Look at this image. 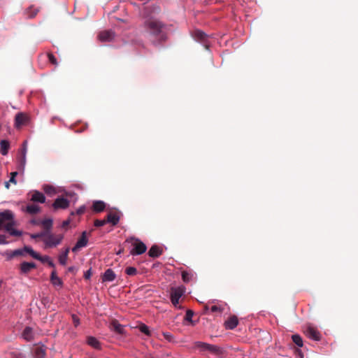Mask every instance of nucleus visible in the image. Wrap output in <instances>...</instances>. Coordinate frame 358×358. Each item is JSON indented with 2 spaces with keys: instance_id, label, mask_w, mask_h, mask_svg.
Listing matches in <instances>:
<instances>
[{
  "instance_id": "nucleus-29",
  "label": "nucleus",
  "mask_w": 358,
  "mask_h": 358,
  "mask_svg": "<svg viewBox=\"0 0 358 358\" xmlns=\"http://www.w3.org/2000/svg\"><path fill=\"white\" fill-rule=\"evenodd\" d=\"M69 248H66L64 252L59 256V262L62 265H66L68 259Z\"/></svg>"
},
{
  "instance_id": "nucleus-54",
  "label": "nucleus",
  "mask_w": 358,
  "mask_h": 358,
  "mask_svg": "<svg viewBox=\"0 0 358 358\" xmlns=\"http://www.w3.org/2000/svg\"><path fill=\"white\" fill-rule=\"evenodd\" d=\"M47 264H48L49 266H50L52 268L55 267V264L51 259L48 262Z\"/></svg>"
},
{
  "instance_id": "nucleus-40",
  "label": "nucleus",
  "mask_w": 358,
  "mask_h": 358,
  "mask_svg": "<svg viewBox=\"0 0 358 358\" xmlns=\"http://www.w3.org/2000/svg\"><path fill=\"white\" fill-rule=\"evenodd\" d=\"M18 173L17 171H14L10 173V178L9 180V182H11V183L16 185L17 180L15 179V177L17 176Z\"/></svg>"
},
{
  "instance_id": "nucleus-8",
  "label": "nucleus",
  "mask_w": 358,
  "mask_h": 358,
  "mask_svg": "<svg viewBox=\"0 0 358 358\" xmlns=\"http://www.w3.org/2000/svg\"><path fill=\"white\" fill-rule=\"evenodd\" d=\"M120 211L110 212L106 215V220L107 223H110L113 226L117 225L120 219Z\"/></svg>"
},
{
  "instance_id": "nucleus-52",
  "label": "nucleus",
  "mask_w": 358,
  "mask_h": 358,
  "mask_svg": "<svg viewBox=\"0 0 358 358\" xmlns=\"http://www.w3.org/2000/svg\"><path fill=\"white\" fill-rule=\"evenodd\" d=\"M26 153H27V142H26V141H24V142L23 143V148H22V154H21V155H26Z\"/></svg>"
},
{
  "instance_id": "nucleus-21",
  "label": "nucleus",
  "mask_w": 358,
  "mask_h": 358,
  "mask_svg": "<svg viewBox=\"0 0 358 358\" xmlns=\"http://www.w3.org/2000/svg\"><path fill=\"white\" fill-rule=\"evenodd\" d=\"M106 208V203L103 201H94L92 209L94 213L103 212Z\"/></svg>"
},
{
  "instance_id": "nucleus-26",
  "label": "nucleus",
  "mask_w": 358,
  "mask_h": 358,
  "mask_svg": "<svg viewBox=\"0 0 358 358\" xmlns=\"http://www.w3.org/2000/svg\"><path fill=\"white\" fill-rule=\"evenodd\" d=\"M103 281H113L115 279V273L110 268L107 269L102 277Z\"/></svg>"
},
{
  "instance_id": "nucleus-4",
  "label": "nucleus",
  "mask_w": 358,
  "mask_h": 358,
  "mask_svg": "<svg viewBox=\"0 0 358 358\" xmlns=\"http://www.w3.org/2000/svg\"><path fill=\"white\" fill-rule=\"evenodd\" d=\"M14 220V214L10 210H6L3 212L0 213V229L1 227H4L6 229V226L10 222H13Z\"/></svg>"
},
{
  "instance_id": "nucleus-31",
  "label": "nucleus",
  "mask_w": 358,
  "mask_h": 358,
  "mask_svg": "<svg viewBox=\"0 0 358 358\" xmlns=\"http://www.w3.org/2000/svg\"><path fill=\"white\" fill-rule=\"evenodd\" d=\"M227 304L224 303V306H216V305H213L211 306L209 309L210 310L211 313H222V312L224 310V306H226ZM206 309H208V306H206Z\"/></svg>"
},
{
  "instance_id": "nucleus-19",
  "label": "nucleus",
  "mask_w": 358,
  "mask_h": 358,
  "mask_svg": "<svg viewBox=\"0 0 358 358\" xmlns=\"http://www.w3.org/2000/svg\"><path fill=\"white\" fill-rule=\"evenodd\" d=\"M15 224V220H13L12 222H10L8 223L6 226V231H8L11 236H20L22 235V232L13 228Z\"/></svg>"
},
{
  "instance_id": "nucleus-27",
  "label": "nucleus",
  "mask_w": 358,
  "mask_h": 358,
  "mask_svg": "<svg viewBox=\"0 0 358 358\" xmlns=\"http://www.w3.org/2000/svg\"><path fill=\"white\" fill-rule=\"evenodd\" d=\"M38 11L39 10L38 8H35L34 6H31L25 10V14L29 18H34Z\"/></svg>"
},
{
  "instance_id": "nucleus-12",
  "label": "nucleus",
  "mask_w": 358,
  "mask_h": 358,
  "mask_svg": "<svg viewBox=\"0 0 358 358\" xmlns=\"http://www.w3.org/2000/svg\"><path fill=\"white\" fill-rule=\"evenodd\" d=\"M238 324V320L236 315H231L225 322L224 327L227 329L232 330Z\"/></svg>"
},
{
  "instance_id": "nucleus-9",
  "label": "nucleus",
  "mask_w": 358,
  "mask_h": 358,
  "mask_svg": "<svg viewBox=\"0 0 358 358\" xmlns=\"http://www.w3.org/2000/svg\"><path fill=\"white\" fill-rule=\"evenodd\" d=\"M28 120V117L24 113H19L15 117V127L16 128H20L22 126L26 124Z\"/></svg>"
},
{
  "instance_id": "nucleus-36",
  "label": "nucleus",
  "mask_w": 358,
  "mask_h": 358,
  "mask_svg": "<svg viewBox=\"0 0 358 358\" xmlns=\"http://www.w3.org/2000/svg\"><path fill=\"white\" fill-rule=\"evenodd\" d=\"M19 164H19L20 169L22 170H24L25 164H26V155H21V157L19 159Z\"/></svg>"
},
{
  "instance_id": "nucleus-49",
  "label": "nucleus",
  "mask_w": 358,
  "mask_h": 358,
  "mask_svg": "<svg viewBox=\"0 0 358 358\" xmlns=\"http://www.w3.org/2000/svg\"><path fill=\"white\" fill-rule=\"evenodd\" d=\"M11 357L12 358H23V356L20 352H11Z\"/></svg>"
},
{
  "instance_id": "nucleus-32",
  "label": "nucleus",
  "mask_w": 358,
  "mask_h": 358,
  "mask_svg": "<svg viewBox=\"0 0 358 358\" xmlns=\"http://www.w3.org/2000/svg\"><path fill=\"white\" fill-rule=\"evenodd\" d=\"M292 341L298 346V347H302L303 346V339L301 336L299 334H294L292 336Z\"/></svg>"
},
{
  "instance_id": "nucleus-33",
  "label": "nucleus",
  "mask_w": 358,
  "mask_h": 358,
  "mask_svg": "<svg viewBox=\"0 0 358 358\" xmlns=\"http://www.w3.org/2000/svg\"><path fill=\"white\" fill-rule=\"evenodd\" d=\"M25 253L29 254L33 258L38 259L40 257V255L36 252L31 247L24 246Z\"/></svg>"
},
{
  "instance_id": "nucleus-43",
  "label": "nucleus",
  "mask_w": 358,
  "mask_h": 358,
  "mask_svg": "<svg viewBox=\"0 0 358 358\" xmlns=\"http://www.w3.org/2000/svg\"><path fill=\"white\" fill-rule=\"evenodd\" d=\"M193 315H194V312L192 310H187L186 312V315H185V320L187 321L191 322Z\"/></svg>"
},
{
  "instance_id": "nucleus-51",
  "label": "nucleus",
  "mask_w": 358,
  "mask_h": 358,
  "mask_svg": "<svg viewBox=\"0 0 358 358\" xmlns=\"http://www.w3.org/2000/svg\"><path fill=\"white\" fill-rule=\"evenodd\" d=\"M92 275V269H88L84 274V278L87 280L90 279Z\"/></svg>"
},
{
  "instance_id": "nucleus-56",
  "label": "nucleus",
  "mask_w": 358,
  "mask_h": 358,
  "mask_svg": "<svg viewBox=\"0 0 358 358\" xmlns=\"http://www.w3.org/2000/svg\"><path fill=\"white\" fill-rule=\"evenodd\" d=\"M75 270H76V268L73 267V266H71V267L69 268V272L73 273Z\"/></svg>"
},
{
  "instance_id": "nucleus-42",
  "label": "nucleus",
  "mask_w": 358,
  "mask_h": 358,
  "mask_svg": "<svg viewBox=\"0 0 358 358\" xmlns=\"http://www.w3.org/2000/svg\"><path fill=\"white\" fill-rule=\"evenodd\" d=\"M46 234H47V232L42 231L41 233L31 234V238H38L43 237L45 238V236H46Z\"/></svg>"
},
{
  "instance_id": "nucleus-57",
  "label": "nucleus",
  "mask_w": 358,
  "mask_h": 358,
  "mask_svg": "<svg viewBox=\"0 0 358 358\" xmlns=\"http://www.w3.org/2000/svg\"><path fill=\"white\" fill-rule=\"evenodd\" d=\"M171 292H173V291H177L176 289H175L174 288H171Z\"/></svg>"
},
{
  "instance_id": "nucleus-6",
  "label": "nucleus",
  "mask_w": 358,
  "mask_h": 358,
  "mask_svg": "<svg viewBox=\"0 0 358 358\" xmlns=\"http://www.w3.org/2000/svg\"><path fill=\"white\" fill-rule=\"evenodd\" d=\"M88 243V238H87V231H83L76 242L75 246L72 248V251L73 252H77L79 251L81 248L87 246Z\"/></svg>"
},
{
  "instance_id": "nucleus-55",
  "label": "nucleus",
  "mask_w": 358,
  "mask_h": 358,
  "mask_svg": "<svg viewBox=\"0 0 358 358\" xmlns=\"http://www.w3.org/2000/svg\"><path fill=\"white\" fill-rule=\"evenodd\" d=\"M10 183H11V182H9V180H8V181L5 182V187H6V189H9V188H10Z\"/></svg>"
},
{
  "instance_id": "nucleus-44",
  "label": "nucleus",
  "mask_w": 358,
  "mask_h": 358,
  "mask_svg": "<svg viewBox=\"0 0 358 358\" xmlns=\"http://www.w3.org/2000/svg\"><path fill=\"white\" fill-rule=\"evenodd\" d=\"M44 191L48 194H54L55 192L54 187L52 186H45L44 187Z\"/></svg>"
},
{
  "instance_id": "nucleus-13",
  "label": "nucleus",
  "mask_w": 358,
  "mask_h": 358,
  "mask_svg": "<svg viewBox=\"0 0 358 358\" xmlns=\"http://www.w3.org/2000/svg\"><path fill=\"white\" fill-rule=\"evenodd\" d=\"M306 334L308 338H310L314 341H320V340L321 336H320V332L313 327H308L306 331Z\"/></svg>"
},
{
  "instance_id": "nucleus-45",
  "label": "nucleus",
  "mask_w": 358,
  "mask_h": 358,
  "mask_svg": "<svg viewBox=\"0 0 358 358\" xmlns=\"http://www.w3.org/2000/svg\"><path fill=\"white\" fill-rule=\"evenodd\" d=\"M37 260L41 261L42 263H48V262L50 259V257L48 256H41Z\"/></svg>"
},
{
  "instance_id": "nucleus-34",
  "label": "nucleus",
  "mask_w": 358,
  "mask_h": 358,
  "mask_svg": "<svg viewBox=\"0 0 358 358\" xmlns=\"http://www.w3.org/2000/svg\"><path fill=\"white\" fill-rule=\"evenodd\" d=\"M25 254L24 247L22 249L15 250L11 252L9 258H13L17 256H24Z\"/></svg>"
},
{
  "instance_id": "nucleus-2",
  "label": "nucleus",
  "mask_w": 358,
  "mask_h": 358,
  "mask_svg": "<svg viewBox=\"0 0 358 358\" xmlns=\"http://www.w3.org/2000/svg\"><path fill=\"white\" fill-rule=\"evenodd\" d=\"M194 346L201 352L209 351L215 355H219L221 352V350L217 346L201 341L195 342Z\"/></svg>"
},
{
  "instance_id": "nucleus-15",
  "label": "nucleus",
  "mask_w": 358,
  "mask_h": 358,
  "mask_svg": "<svg viewBox=\"0 0 358 358\" xmlns=\"http://www.w3.org/2000/svg\"><path fill=\"white\" fill-rule=\"evenodd\" d=\"M22 338L27 341H31L34 338V332L31 327H26L22 333Z\"/></svg>"
},
{
  "instance_id": "nucleus-25",
  "label": "nucleus",
  "mask_w": 358,
  "mask_h": 358,
  "mask_svg": "<svg viewBox=\"0 0 358 358\" xmlns=\"http://www.w3.org/2000/svg\"><path fill=\"white\" fill-rule=\"evenodd\" d=\"M41 208L36 204H29L27 206L25 211L30 215H36L39 213Z\"/></svg>"
},
{
  "instance_id": "nucleus-30",
  "label": "nucleus",
  "mask_w": 358,
  "mask_h": 358,
  "mask_svg": "<svg viewBox=\"0 0 358 358\" xmlns=\"http://www.w3.org/2000/svg\"><path fill=\"white\" fill-rule=\"evenodd\" d=\"M42 227L44 229H45V232L49 233V231L52 227V219H45L41 222Z\"/></svg>"
},
{
  "instance_id": "nucleus-53",
  "label": "nucleus",
  "mask_w": 358,
  "mask_h": 358,
  "mask_svg": "<svg viewBox=\"0 0 358 358\" xmlns=\"http://www.w3.org/2000/svg\"><path fill=\"white\" fill-rule=\"evenodd\" d=\"M70 224V220H65L62 222V228H67L68 226Z\"/></svg>"
},
{
  "instance_id": "nucleus-11",
  "label": "nucleus",
  "mask_w": 358,
  "mask_h": 358,
  "mask_svg": "<svg viewBox=\"0 0 358 358\" xmlns=\"http://www.w3.org/2000/svg\"><path fill=\"white\" fill-rule=\"evenodd\" d=\"M115 37V33L110 30L101 31L98 38L99 41L103 42L111 41Z\"/></svg>"
},
{
  "instance_id": "nucleus-14",
  "label": "nucleus",
  "mask_w": 358,
  "mask_h": 358,
  "mask_svg": "<svg viewBox=\"0 0 358 358\" xmlns=\"http://www.w3.org/2000/svg\"><path fill=\"white\" fill-rule=\"evenodd\" d=\"M110 329L112 330V331H114L115 332L119 334H124V326H122V324H120L117 320H113L111 321V322L110 323V326H109Z\"/></svg>"
},
{
  "instance_id": "nucleus-48",
  "label": "nucleus",
  "mask_w": 358,
  "mask_h": 358,
  "mask_svg": "<svg viewBox=\"0 0 358 358\" xmlns=\"http://www.w3.org/2000/svg\"><path fill=\"white\" fill-rule=\"evenodd\" d=\"M85 206H80V208L76 210V213L77 215H80L83 214V213H85Z\"/></svg>"
},
{
  "instance_id": "nucleus-23",
  "label": "nucleus",
  "mask_w": 358,
  "mask_h": 358,
  "mask_svg": "<svg viewBox=\"0 0 358 358\" xmlns=\"http://www.w3.org/2000/svg\"><path fill=\"white\" fill-rule=\"evenodd\" d=\"M181 275L182 281L185 283L192 282L194 278V273L191 271H183Z\"/></svg>"
},
{
  "instance_id": "nucleus-46",
  "label": "nucleus",
  "mask_w": 358,
  "mask_h": 358,
  "mask_svg": "<svg viewBox=\"0 0 358 358\" xmlns=\"http://www.w3.org/2000/svg\"><path fill=\"white\" fill-rule=\"evenodd\" d=\"M163 336L169 341H171L173 338V336L169 332H164Z\"/></svg>"
},
{
  "instance_id": "nucleus-5",
  "label": "nucleus",
  "mask_w": 358,
  "mask_h": 358,
  "mask_svg": "<svg viewBox=\"0 0 358 358\" xmlns=\"http://www.w3.org/2000/svg\"><path fill=\"white\" fill-rule=\"evenodd\" d=\"M134 248L130 251L131 255H139L143 254L146 250V245L140 240L135 239V242L133 244Z\"/></svg>"
},
{
  "instance_id": "nucleus-58",
  "label": "nucleus",
  "mask_w": 358,
  "mask_h": 358,
  "mask_svg": "<svg viewBox=\"0 0 358 358\" xmlns=\"http://www.w3.org/2000/svg\"><path fill=\"white\" fill-rule=\"evenodd\" d=\"M149 358H154V357H149Z\"/></svg>"
},
{
  "instance_id": "nucleus-20",
  "label": "nucleus",
  "mask_w": 358,
  "mask_h": 358,
  "mask_svg": "<svg viewBox=\"0 0 358 358\" xmlns=\"http://www.w3.org/2000/svg\"><path fill=\"white\" fill-rule=\"evenodd\" d=\"M162 249L157 245H152L148 251V255L153 258L159 257L162 254Z\"/></svg>"
},
{
  "instance_id": "nucleus-3",
  "label": "nucleus",
  "mask_w": 358,
  "mask_h": 358,
  "mask_svg": "<svg viewBox=\"0 0 358 358\" xmlns=\"http://www.w3.org/2000/svg\"><path fill=\"white\" fill-rule=\"evenodd\" d=\"M63 239L62 235H53L52 234H46L45 238L43 241L46 248H52L59 245Z\"/></svg>"
},
{
  "instance_id": "nucleus-18",
  "label": "nucleus",
  "mask_w": 358,
  "mask_h": 358,
  "mask_svg": "<svg viewBox=\"0 0 358 358\" xmlns=\"http://www.w3.org/2000/svg\"><path fill=\"white\" fill-rule=\"evenodd\" d=\"M182 293L183 292H171V301L176 308H182V307L178 306V304L179 300L182 296Z\"/></svg>"
},
{
  "instance_id": "nucleus-50",
  "label": "nucleus",
  "mask_w": 358,
  "mask_h": 358,
  "mask_svg": "<svg viewBox=\"0 0 358 358\" xmlns=\"http://www.w3.org/2000/svg\"><path fill=\"white\" fill-rule=\"evenodd\" d=\"M6 236L3 234H0V244H7Z\"/></svg>"
},
{
  "instance_id": "nucleus-10",
  "label": "nucleus",
  "mask_w": 358,
  "mask_h": 358,
  "mask_svg": "<svg viewBox=\"0 0 358 358\" xmlns=\"http://www.w3.org/2000/svg\"><path fill=\"white\" fill-rule=\"evenodd\" d=\"M31 195L30 200L33 202H38L41 203H43L45 201V197L42 192H40L37 190H34L29 194Z\"/></svg>"
},
{
  "instance_id": "nucleus-24",
  "label": "nucleus",
  "mask_w": 358,
  "mask_h": 358,
  "mask_svg": "<svg viewBox=\"0 0 358 358\" xmlns=\"http://www.w3.org/2000/svg\"><path fill=\"white\" fill-rule=\"evenodd\" d=\"M10 148V143L7 140L0 141V152L2 155H6Z\"/></svg>"
},
{
  "instance_id": "nucleus-38",
  "label": "nucleus",
  "mask_w": 358,
  "mask_h": 358,
  "mask_svg": "<svg viewBox=\"0 0 358 358\" xmlns=\"http://www.w3.org/2000/svg\"><path fill=\"white\" fill-rule=\"evenodd\" d=\"M139 329L142 333H144L146 335L150 334V331H149L148 327L146 326L145 324H141L139 327Z\"/></svg>"
},
{
  "instance_id": "nucleus-47",
  "label": "nucleus",
  "mask_w": 358,
  "mask_h": 358,
  "mask_svg": "<svg viewBox=\"0 0 358 358\" xmlns=\"http://www.w3.org/2000/svg\"><path fill=\"white\" fill-rule=\"evenodd\" d=\"M72 319H73V324L75 325V327H78L80 324V320L79 318L75 315H72Z\"/></svg>"
},
{
  "instance_id": "nucleus-7",
  "label": "nucleus",
  "mask_w": 358,
  "mask_h": 358,
  "mask_svg": "<svg viewBox=\"0 0 358 358\" xmlns=\"http://www.w3.org/2000/svg\"><path fill=\"white\" fill-rule=\"evenodd\" d=\"M70 201L64 197L59 196L53 202L52 206L54 210L66 209L69 208Z\"/></svg>"
},
{
  "instance_id": "nucleus-16",
  "label": "nucleus",
  "mask_w": 358,
  "mask_h": 358,
  "mask_svg": "<svg viewBox=\"0 0 358 358\" xmlns=\"http://www.w3.org/2000/svg\"><path fill=\"white\" fill-rule=\"evenodd\" d=\"M33 354L35 358H43L45 355V348L43 345H35L33 349Z\"/></svg>"
},
{
  "instance_id": "nucleus-28",
  "label": "nucleus",
  "mask_w": 358,
  "mask_h": 358,
  "mask_svg": "<svg viewBox=\"0 0 358 358\" xmlns=\"http://www.w3.org/2000/svg\"><path fill=\"white\" fill-rule=\"evenodd\" d=\"M87 341L88 345L94 348L95 349H99L101 348L99 341L96 338H94L93 336H89L87 338Z\"/></svg>"
},
{
  "instance_id": "nucleus-41",
  "label": "nucleus",
  "mask_w": 358,
  "mask_h": 358,
  "mask_svg": "<svg viewBox=\"0 0 358 358\" xmlns=\"http://www.w3.org/2000/svg\"><path fill=\"white\" fill-rule=\"evenodd\" d=\"M48 57L50 63H52L54 65H57V59L52 53H48Z\"/></svg>"
},
{
  "instance_id": "nucleus-1",
  "label": "nucleus",
  "mask_w": 358,
  "mask_h": 358,
  "mask_svg": "<svg viewBox=\"0 0 358 358\" xmlns=\"http://www.w3.org/2000/svg\"><path fill=\"white\" fill-rule=\"evenodd\" d=\"M144 17L143 28L152 43L157 45L164 42L166 40V34L164 31L166 24L153 17L145 16Z\"/></svg>"
},
{
  "instance_id": "nucleus-37",
  "label": "nucleus",
  "mask_w": 358,
  "mask_h": 358,
  "mask_svg": "<svg viewBox=\"0 0 358 358\" xmlns=\"http://www.w3.org/2000/svg\"><path fill=\"white\" fill-rule=\"evenodd\" d=\"M107 223L106 220H95L94 224L96 227H100L105 225Z\"/></svg>"
},
{
  "instance_id": "nucleus-22",
  "label": "nucleus",
  "mask_w": 358,
  "mask_h": 358,
  "mask_svg": "<svg viewBox=\"0 0 358 358\" xmlns=\"http://www.w3.org/2000/svg\"><path fill=\"white\" fill-rule=\"evenodd\" d=\"M193 37L196 41H199L201 43H206V42L207 41L208 36L203 31L197 29L193 32Z\"/></svg>"
},
{
  "instance_id": "nucleus-17",
  "label": "nucleus",
  "mask_w": 358,
  "mask_h": 358,
  "mask_svg": "<svg viewBox=\"0 0 358 358\" xmlns=\"http://www.w3.org/2000/svg\"><path fill=\"white\" fill-rule=\"evenodd\" d=\"M36 265L34 262H24L20 264V270L22 273H28L31 270L35 268Z\"/></svg>"
},
{
  "instance_id": "nucleus-39",
  "label": "nucleus",
  "mask_w": 358,
  "mask_h": 358,
  "mask_svg": "<svg viewBox=\"0 0 358 358\" xmlns=\"http://www.w3.org/2000/svg\"><path fill=\"white\" fill-rule=\"evenodd\" d=\"M51 279H52V282L53 284H57V283H60V280L59 279L57 278V275H56V272L55 271H53L52 272V274H51Z\"/></svg>"
},
{
  "instance_id": "nucleus-35",
  "label": "nucleus",
  "mask_w": 358,
  "mask_h": 358,
  "mask_svg": "<svg viewBox=\"0 0 358 358\" xmlns=\"http://www.w3.org/2000/svg\"><path fill=\"white\" fill-rule=\"evenodd\" d=\"M125 273L128 275H135L137 273V270L134 267L129 266V267L126 268Z\"/></svg>"
}]
</instances>
